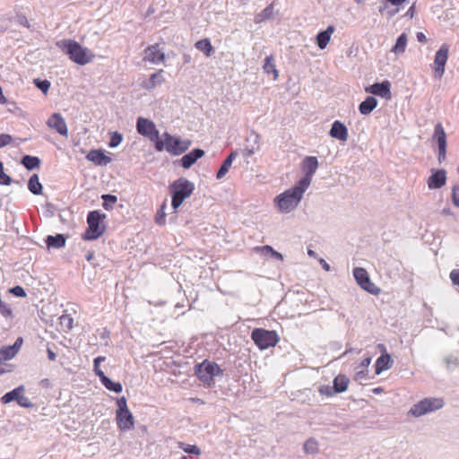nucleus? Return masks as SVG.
I'll list each match as a JSON object with an SVG mask.
<instances>
[{
	"label": "nucleus",
	"mask_w": 459,
	"mask_h": 459,
	"mask_svg": "<svg viewBox=\"0 0 459 459\" xmlns=\"http://www.w3.org/2000/svg\"><path fill=\"white\" fill-rule=\"evenodd\" d=\"M273 16V4H271L267 5L264 10L260 13H256L254 19L255 23H261L267 20L272 19Z\"/></svg>",
	"instance_id": "34"
},
{
	"label": "nucleus",
	"mask_w": 459,
	"mask_h": 459,
	"mask_svg": "<svg viewBox=\"0 0 459 459\" xmlns=\"http://www.w3.org/2000/svg\"><path fill=\"white\" fill-rule=\"evenodd\" d=\"M23 343V339L22 337H18L14 343L13 345H9L7 346L8 347V350L11 351V355L15 357V355L18 353V351H20L22 345Z\"/></svg>",
	"instance_id": "45"
},
{
	"label": "nucleus",
	"mask_w": 459,
	"mask_h": 459,
	"mask_svg": "<svg viewBox=\"0 0 459 459\" xmlns=\"http://www.w3.org/2000/svg\"><path fill=\"white\" fill-rule=\"evenodd\" d=\"M329 135L339 141L345 142L349 136L348 128L342 122L335 120L332 124Z\"/></svg>",
	"instance_id": "22"
},
{
	"label": "nucleus",
	"mask_w": 459,
	"mask_h": 459,
	"mask_svg": "<svg viewBox=\"0 0 459 459\" xmlns=\"http://www.w3.org/2000/svg\"><path fill=\"white\" fill-rule=\"evenodd\" d=\"M366 92L371 93L381 98H391V83L388 80L381 82H375L365 88Z\"/></svg>",
	"instance_id": "15"
},
{
	"label": "nucleus",
	"mask_w": 459,
	"mask_h": 459,
	"mask_svg": "<svg viewBox=\"0 0 459 459\" xmlns=\"http://www.w3.org/2000/svg\"><path fill=\"white\" fill-rule=\"evenodd\" d=\"M394 360L390 354L387 352L382 353L376 361L375 373L377 375L381 374L383 371L392 368Z\"/></svg>",
	"instance_id": "23"
},
{
	"label": "nucleus",
	"mask_w": 459,
	"mask_h": 459,
	"mask_svg": "<svg viewBox=\"0 0 459 459\" xmlns=\"http://www.w3.org/2000/svg\"><path fill=\"white\" fill-rule=\"evenodd\" d=\"M117 411H124L129 410L127 406V401L125 396H121L117 399Z\"/></svg>",
	"instance_id": "52"
},
{
	"label": "nucleus",
	"mask_w": 459,
	"mask_h": 459,
	"mask_svg": "<svg viewBox=\"0 0 459 459\" xmlns=\"http://www.w3.org/2000/svg\"><path fill=\"white\" fill-rule=\"evenodd\" d=\"M445 403L442 398L436 397H429L424 398L417 403L413 404L410 411L409 414L414 417H420L427 413L435 411L443 408Z\"/></svg>",
	"instance_id": "8"
},
{
	"label": "nucleus",
	"mask_w": 459,
	"mask_h": 459,
	"mask_svg": "<svg viewBox=\"0 0 459 459\" xmlns=\"http://www.w3.org/2000/svg\"><path fill=\"white\" fill-rule=\"evenodd\" d=\"M11 351L8 350L7 346H3L0 349V365L4 363V361L10 360L13 356L11 355Z\"/></svg>",
	"instance_id": "49"
},
{
	"label": "nucleus",
	"mask_w": 459,
	"mask_h": 459,
	"mask_svg": "<svg viewBox=\"0 0 459 459\" xmlns=\"http://www.w3.org/2000/svg\"><path fill=\"white\" fill-rule=\"evenodd\" d=\"M13 141V137L8 134H0V148H3L10 144Z\"/></svg>",
	"instance_id": "54"
},
{
	"label": "nucleus",
	"mask_w": 459,
	"mask_h": 459,
	"mask_svg": "<svg viewBox=\"0 0 459 459\" xmlns=\"http://www.w3.org/2000/svg\"><path fill=\"white\" fill-rule=\"evenodd\" d=\"M307 189V187L297 182L292 187L278 195L274 198V203L279 211L282 213L293 211L302 200Z\"/></svg>",
	"instance_id": "2"
},
{
	"label": "nucleus",
	"mask_w": 459,
	"mask_h": 459,
	"mask_svg": "<svg viewBox=\"0 0 459 459\" xmlns=\"http://www.w3.org/2000/svg\"><path fill=\"white\" fill-rule=\"evenodd\" d=\"M195 184L185 178H179L169 185L171 206L176 212L186 199L191 196Z\"/></svg>",
	"instance_id": "3"
},
{
	"label": "nucleus",
	"mask_w": 459,
	"mask_h": 459,
	"mask_svg": "<svg viewBox=\"0 0 459 459\" xmlns=\"http://www.w3.org/2000/svg\"><path fill=\"white\" fill-rule=\"evenodd\" d=\"M15 21L17 23H19L22 26H24L28 29L30 28V24L27 19V17L22 13H18L15 17Z\"/></svg>",
	"instance_id": "53"
},
{
	"label": "nucleus",
	"mask_w": 459,
	"mask_h": 459,
	"mask_svg": "<svg viewBox=\"0 0 459 459\" xmlns=\"http://www.w3.org/2000/svg\"><path fill=\"white\" fill-rule=\"evenodd\" d=\"M352 273L357 284L362 290L372 295H378L380 293V288L372 282L366 269L363 267H355Z\"/></svg>",
	"instance_id": "11"
},
{
	"label": "nucleus",
	"mask_w": 459,
	"mask_h": 459,
	"mask_svg": "<svg viewBox=\"0 0 459 459\" xmlns=\"http://www.w3.org/2000/svg\"><path fill=\"white\" fill-rule=\"evenodd\" d=\"M13 182L12 178L4 171V164L0 160V185L9 186Z\"/></svg>",
	"instance_id": "43"
},
{
	"label": "nucleus",
	"mask_w": 459,
	"mask_h": 459,
	"mask_svg": "<svg viewBox=\"0 0 459 459\" xmlns=\"http://www.w3.org/2000/svg\"><path fill=\"white\" fill-rule=\"evenodd\" d=\"M106 218L107 215L100 210L89 212L87 214L88 227L82 235V239L91 241L100 238L107 229V225L104 223Z\"/></svg>",
	"instance_id": "4"
},
{
	"label": "nucleus",
	"mask_w": 459,
	"mask_h": 459,
	"mask_svg": "<svg viewBox=\"0 0 459 459\" xmlns=\"http://www.w3.org/2000/svg\"><path fill=\"white\" fill-rule=\"evenodd\" d=\"M444 363L447 370L453 371L459 366V359L458 357L451 354L444 358Z\"/></svg>",
	"instance_id": "39"
},
{
	"label": "nucleus",
	"mask_w": 459,
	"mask_h": 459,
	"mask_svg": "<svg viewBox=\"0 0 459 459\" xmlns=\"http://www.w3.org/2000/svg\"><path fill=\"white\" fill-rule=\"evenodd\" d=\"M35 86L40 90L44 94H46L50 88V82L48 80H41L39 78L34 79Z\"/></svg>",
	"instance_id": "42"
},
{
	"label": "nucleus",
	"mask_w": 459,
	"mask_h": 459,
	"mask_svg": "<svg viewBox=\"0 0 459 459\" xmlns=\"http://www.w3.org/2000/svg\"><path fill=\"white\" fill-rule=\"evenodd\" d=\"M407 35L406 33H402L398 36L396 39L395 44L392 48V52L395 55H401L405 51L406 46H407Z\"/></svg>",
	"instance_id": "33"
},
{
	"label": "nucleus",
	"mask_w": 459,
	"mask_h": 459,
	"mask_svg": "<svg viewBox=\"0 0 459 459\" xmlns=\"http://www.w3.org/2000/svg\"><path fill=\"white\" fill-rule=\"evenodd\" d=\"M204 155V151L200 148H195L189 152L186 153L181 159H180V164L181 166L188 169H190L200 158H202Z\"/></svg>",
	"instance_id": "21"
},
{
	"label": "nucleus",
	"mask_w": 459,
	"mask_h": 459,
	"mask_svg": "<svg viewBox=\"0 0 459 459\" xmlns=\"http://www.w3.org/2000/svg\"><path fill=\"white\" fill-rule=\"evenodd\" d=\"M195 375L207 387L215 385L214 377L223 375V370L214 361L204 359L194 367Z\"/></svg>",
	"instance_id": "6"
},
{
	"label": "nucleus",
	"mask_w": 459,
	"mask_h": 459,
	"mask_svg": "<svg viewBox=\"0 0 459 459\" xmlns=\"http://www.w3.org/2000/svg\"><path fill=\"white\" fill-rule=\"evenodd\" d=\"M263 69L264 72L267 74H273L274 79H276L279 76L278 71L274 64L273 56L272 55L265 57Z\"/></svg>",
	"instance_id": "36"
},
{
	"label": "nucleus",
	"mask_w": 459,
	"mask_h": 459,
	"mask_svg": "<svg viewBox=\"0 0 459 459\" xmlns=\"http://www.w3.org/2000/svg\"><path fill=\"white\" fill-rule=\"evenodd\" d=\"M143 60L152 64H160L165 60V53L161 51L159 44L149 46L144 50Z\"/></svg>",
	"instance_id": "18"
},
{
	"label": "nucleus",
	"mask_w": 459,
	"mask_h": 459,
	"mask_svg": "<svg viewBox=\"0 0 459 459\" xmlns=\"http://www.w3.org/2000/svg\"><path fill=\"white\" fill-rule=\"evenodd\" d=\"M165 207H166V204L164 203L161 205L160 210L157 212L156 217H155V222L160 226L164 225L166 222V214L164 212Z\"/></svg>",
	"instance_id": "48"
},
{
	"label": "nucleus",
	"mask_w": 459,
	"mask_h": 459,
	"mask_svg": "<svg viewBox=\"0 0 459 459\" xmlns=\"http://www.w3.org/2000/svg\"><path fill=\"white\" fill-rule=\"evenodd\" d=\"M377 100L374 96H368L359 105V111L361 115H369L377 106Z\"/></svg>",
	"instance_id": "27"
},
{
	"label": "nucleus",
	"mask_w": 459,
	"mask_h": 459,
	"mask_svg": "<svg viewBox=\"0 0 459 459\" xmlns=\"http://www.w3.org/2000/svg\"><path fill=\"white\" fill-rule=\"evenodd\" d=\"M238 152L233 151L230 153V155L224 160L232 165L233 160L236 159Z\"/></svg>",
	"instance_id": "62"
},
{
	"label": "nucleus",
	"mask_w": 459,
	"mask_h": 459,
	"mask_svg": "<svg viewBox=\"0 0 459 459\" xmlns=\"http://www.w3.org/2000/svg\"><path fill=\"white\" fill-rule=\"evenodd\" d=\"M195 47L196 49L203 52L207 57L211 56L214 52V48L212 46L209 39L197 40L195 44Z\"/></svg>",
	"instance_id": "32"
},
{
	"label": "nucleus",
	"mask_w": 459,
	"mask_h": 459,
	"mask_svg": "<svg viewBox=\"0 0 459 459\" xmlns=\"http://www.w3.org/2000/svg\"><path fill=\"white\" fill-rule=\"evenodd\" d=\"M109 134H110V139L108 142V146L110 148L117 147L123 141V134L117 131L110 132Z\"/></svg>",
	"instance_id": "40"
},
{
	"label": "nucleus",
	"mask_w": 459,
	"mask_h": 459,
	"mask_svg": "<svg viewBox=\"0 0 459 459\" xmlns=\"http://www.w3.org/2000/svg\"><path fill=\"white\" fill-rule=\"evenodd\" d=\"M306 454H315L317 452V442L314 438L307 439L303 446Z\"/></svg>",
	"instance_id": "41"
},
{
	"label": "nucleus",
	"mask_w": 459,
	"mask_h": 459,
	"mask_svg": "<svg viewBox=\"0 0 459 459\" xmlns=\"http://www.w3.org/2000/svg\"><path fill=\"white\" fill-rule=\"evenodd\" d=\"M432 141L436 143L437 147V160L442 163L446 158L447 142L446 134L441 123L435 125Z\"/></svg>",
	"instance_id": "12"
},
{
	"label": "nucleus",
	"mask_w": 459,
	"mask_h": 459,
	"mask_svg": "<svg viewBox=\"0 0 459 459\" xmlns=\"http://www.w3.org/2000/svg\"><path fill=\"white\" fill-rule=\"evenodd\" d=\"M370 363H371V357H370V356H368V357L365 358V359L361 361V363L359 364V367H357V368H356V369H358V368H363V369H367Z\"/></svg>",
	"instance_id": "59"
},
{
	"label": "nucleus",
	"mask_w": 459,
	"mask_h": 459,
	"mask_svg": "<svg viewBox=\"0 0 459 459\" xmlns=\"http://www.w3.org/2000/svg\"><path fill=\"white\" fill-rule=\"evenodd\" d=\"M136 131L139 134L148 137L154 145L160 141V132L152 120L139 117L136 120Z\"/></svg>",
	"instance_id": "10"
},
{
	"label": "nucleus",
	"mask_w": 459,
	"mask_h": 459,
	"mask_svg": "<svg viewBox=\"0 0 459 459\" xmlns=\"http://www.w3.org/2000/svg\"><path fill=\"white\" fill-rule=\"evenodd\" d=\"M28 189L30 193H32L35 195H39L42 194L43 191V186L39 182V178L38 174H33L29 181H28Z\"/></svg>",
	"instance_id": "31"
},
{
	"label": "nucleus",
	"mask_w": 459,
	"mask_h": 459,
	"mask_svg": "<svg viewBox=\"0 0 459 459\" xmlns=\"http://www.w3.org/2000/svg\"><path fill=\"white\" fill-rule=\"evenodd\" d=\"M368 369H359V368L357 369L356 373H355V377H354V380L355 381H360L362 379H366L367 378V376H368Z\"/></svg>",
	"instance_id": "56"
},
{
	"label": "nucleus",
	"mask_w": 459,
	"mask_h": 459,
	"mask_svg": "<svg viewBox=\"0 0 459 459\" xmlns=\"http://www.w3.org/2000/svg\"><path fill=\"white\" fill-rule=\"evenodd\" d=\"M163 81V70H160L151 74L148 82L144 84V87L148 90H152L155 88L158 84H160Z\"/></svg>",
	"instance_id": "35"
},
{
	"label": "nucleus",
	"mask_w": 459,
	"mask_h": 459,
	"mask_svg": "<svg viewBox=\"0 0 459 459\" xmlns=\"http://www.w3.org/2000/svg\"><path fill=\"white\" fill-rule=\"evenodd\" d=\"M449 53V46L446 43L442 44L441 47L435 54L434 58V73L435 77L441 78L445 73V66L447 62Z\"/></svg>",
	"instance_id": "14"
},
{
	"label": "nucleus",
	"mask_w": 459,
	"mask_h": 459,
	"mask_svg": "<svg viewBox=\"0 0 459 459\" xmlns=\"http://www.w3.org/2000/svg\"><path fill=\"white\" fill-rule=\"evenodd\" d=\"M94 257H95L94 251H88L86 255H85L86 260L88 262L91 263L94 267H96L97 265L92 263V260L94 259Z\"/></svg>",
	"instance_id": "60"
},
{
	"label": "nucleus",
	"mask_w": 459,
	"mask_h": 459,
	"mask_svg": "<svg viewBox=\"0 0 459 459\" xmlns=\"http://www.w3.org/2000/svg\"><path fill=\"white\" fill-rule=\"evenodd\" d=\"M230 167H231L230 163H229L226 160H223V162L221 163V167L219 168V169L216 173V178L221 179L222 178H224V176L228 173Z\"/></svg>",
	"instance_id": "44"
},
{
	"label": "nucleus",
	"mask_w": 459,
	"mask_h": 459,
	"mask_svg": "<svg viewBox=\"0 0 459 459\" xmlns=\"http://www.w3.org/2000/svg\"><path fill=\"white\" fill-rule=\"evenodd\" d=\"M86 159L89 161L93 162L97 166H106L107 164L112 161V159L105 154V152L101 149H93L91 150L87 155Z\"/></svg>",
	"instance_id": "20"
},
{
	"label": "nucleus",
	"mask_w": 459,
	"mask_h": 459,
	"mask_svg": "<svg viewBox=\"0 0 459 459\" xmlns=\"http://www.w3.org/2000/svg\"><path fill=\"white\" fill-rule=\"evenodd\" d=\"M416 38L417 40L420 43H425L427 41V37L423 32H417Z\"/></svg>",
	"instance_id": "63"
},
{
	"label": "nucleus",
	"mask_w": 459,
	"mask_h": 459,
	"mask_svg": "<svg viewBox=\"0 0 459 459\" xmlns=\"http://www.w3.org/2000/svg\"><path fill=\"white\" fill-rule=\"evenodd\" d=\"M116 421L121 431H127L134 427V418L130 410L116 411Z\"/></svg>",
	"instance_id": "16"
},
{
	"label": "nucleus",
	"mask_w": 459,
	"mask_h": 459,
	"mask_svg": "<svg viewBox=\"0 0 459 459\" xmlns=\"http://www.w3.org/2000/svg\"><path fill=\"white\" fill-rule=\"evenodd\" d=\"M349 383L350 379L345 375L340 374L336 376L333 381V392H336L337 394L345 392L348 388Z\"/></svg>",
	"instance_id": "29"
},
{
	"label": "nucleus",
	"mask_w": 459,
	"mask_h": 459,
	"mask_svg": "<svg viewBox=\"0 0 459 459\" xmlns=\"http://www.w3.org/2000/svg\"><path fill=\"white\" fill-rule=\"evenodd\" d=\"M9 292L18 298H25L27 296L25 290L20 285L10 288Z\"/></svg>",
	"instance_id": "50"
},
{
	"label": "nucleus",
	"mask_w": 459,
	"mask_h": 459,
	"mask_svg": "<svg viewBox=\"0 0 459 459\" xmlns=\"http://www.w3.org/2000/svg\"><path fill=\"white\" fill-rule=\"evenodd\" d=\"M45 243L48 247V248H62L65 246L66 243V237L64 234L58 233L55 236L48 235L45 238Z\"/></svg>",
	"instance_id": "25"
},
{
	"label": "nucleus",
	"mask_w": 459,
	"mask_h": 459,
	"mask_svg": "<svg viewBox=\"0 0 459 459\" xmlns=\"http://www.w3.org/2000/svg\"><path fill=\"white\" fill-rule=\"evenodd\" d=\"M414 12H415V4H413L409 9L408 11L406 12L405 13V16L409 17V18H413L414 16Z\"/></svg>",
	"instance_id": "64"
},
{
	"label": "nucleus",
	"mask_w": 459,
	"mask_h": 459,
	"mask_svg": "<svg viewBox=\"0 0 459 459\" xmlns=\"http://www.w3.org/2000/svg\"><path fill=\"white\" fill-rule=\"evenodd\" d=\"M24 393L25 387L24 385H21L16 388L5 393L0 399L1 403L3 404H8L11 402H16L22 408L30 409L34 407V403L24 395Z\"/></svg>",
	"instance_id": "9"
},
{
	"label": "nucleus",
	"mask_w": 459,
	"mask_h": 459,
	"mask_svg": "<svg viewBox=\"0 0 459 459\" xmlns=\"http://www.w3.org/2000/svg\"><path fill=\"white\" fill-rule=\"evenodd\" d=\"M60 320H61V324L62 325H65V326L68 329L72 328V325H73V318L72 317H70L69 316H62L60 317Z\"/></svg>",
	"instance_id": "58"
},
{
	"label": "nucleus",
	"mask_w": 459,
	"mask_h": 459,
	"mask_svg": "<svg viewBox=\"0 0 459 459\" xmlns=\"http://www.w3.org/2000/svg\"><path fill=\"white\" fill-rule=\"evenodd\" d=\"M251 339L261 351L274 347L280 341L276 331L264 328H255L251 333Z\"/></svg>",
	"instance_id": "7"
},
{
	"label": "nucleus",
	"mask_w": 459,
	"mask_h": 459,
	"mask_svg": "<svg viewBox=\"0 0 459 459\" xmlns=\"http://www.w3.org/2000/svg\"><path fill=\"white\" fill-rule=\"evenodd\" d=\"M21 164L28 170H33L40 168L41 160L37 156L26 154L22 157Z\"/></svg>",
	"instance_id": "28"
},
{
	"label": "nucleus",
	"mask_w": 459,
	"mask_h": 459,
	"mask_svg": "<svg viewBox=\"0 0 459 459\" xmlns=\"http://www.w3.org/2000/svg\"><path fill=\"white\" fill-rule=\"evenodd\" d=\"M334 31V27L329 25L325 30H321L316 35V44L320 49H325L331 39Z\"/></svg>",
	"instance_id": "26"
},
{
	"label": "nucleus",
	"mask_w": 459,
	"mask_h": 459,
	"mask_svg": "<svg viewBox=\"0 0 459 459\" xmlns=\"http://www.w3.org/2000/svg\"><path fill=\"white\" fill-rule=\"evenodd\" d=\"M101 199H102V207L107 211L112 210L115 204L117 202V195H111V194L102 195Z\"/></svg>",
	"instance_id": "37"
},
{
	"label": "nucleus",
	"mask_w": 459,
	"mask_h": 459,
	"mask_svg": "<svg viewBox=\"0 0 459 459\" xmlns=\"http://www.w3.org/2000/svg\"><path fill=\"white\" fill-rule=\"evenodd\" d=\"M446 171L444 169H431V175L428 179V187L431 190L439 189L446 185Z\"/></svg>",
	"instance_id": "17"
},
{
	"label": "nucleus",
	"mask_w": 459,
	"mask_h": 459,
	"mask_svg": "<svg viewBox=\"0 0 459 459\" xmlns=\"http://www.w3.org/2000/svg\"><path fill=\"white\" fill-rule=\"evenodd\" d=\"M23 343V339L22 337H18L14 343L13 345H9L7 346L8 347V350L11 351V355L15 357V355L18 353V351H20L22 345Z\"/></svg>",
	"instance_id": "46"
},
{
	"label": "nucleus",
	"mask_w": 459,
	"mask_h": 459,
	"mask_svg": "<svg viewBox=\"0 0 459 459\" xmlns=\"http://www.w3.org/2000/svg\"><path fill=\"white\" fill-rule=\"evenodd\" d=\"M23 343V339L22 337H18L14 343L13 345H9L7 346L8 347V350L11 351V355L15 357V355L18 353V351H20L22 345Z\"/></svg>",
	"instance_id": "47"
},
{
	"label": "nucleus",
	"mask_w": 459,
	"mask_h": 459,
	"mask_svg": "<svg viewBox=\"0 0 459 459\" xmlns=\"http://www.w3.org/2000/svg\"><path fill=\"white\" fill-rule=\"evenodd\" d=\"M319 393L323 395L331 397L337 394L336 392H333V385L331 386L329 385H323L319 387Z\"/></svg>",
	"instance_id": "51"
},
{
	"label": "nucleus",
	"mask_w": 459,
	"mask_h": 459,
	"mask_svg": "<svg viewBox=\"0 0 459 459\" xmlns=\"http://www.w3.org/2000/svg\"><path fill=\"white\" fill-rule=\"evenodd\" d=\"M105 359H106V358L103 356H99L93 359V370H94L96 376H98V373H100V371H102L100 369V362L104 361Z\"/></svg>",
	"instance_id": "55"
},
{
	"label": "nucleus",
	"mask_w": 459,
	"mask_h": 459,
	"mask_svg": "<svg viewBox=\"0 0 459 459\" xmlns=\"http://www.w3.org/2000/svg\"><path fill=\"white\" fill-rule=\"evenodd\" d=\"M238 152L233 151L230 153V155L224 160L232 165L233 160L236 159Z\"/></svg>",
	"instance_id": "61"
},
{
	"label": "nucleus",
	"mask_w": 459,
	"mask_h": 459,
	"mask_svg": "<svg viewBox=\"0 0 459 459\" xmlns=\"http://www.w3.org/2000/svg\"><path fill=\"white\" fill-rule=\"evenodd\" d=\"M255 250L256 253H260L264 256H271L273 259L280 261L283 260L282 254L274 250L272 246L265 245L263 247H256Z\"/></svg>",
	"instance_id": "30"
},
{
	"label": "nucleus",
	"mask_w": 459,
	"mask_h": 459,
	"mask_svg": "<svg viewBox=\"0 0 459 459\" xmlns=\"http://www.w3.org/2000/svg\"><path fill=\"white\" fill-rule=\"evenodd\" d=\"M178 447L189 455H200L201 449L195 445H188L184 442L178 443Z\"/></svg>",
	"instance_id": "38"
},
{
	"label": "nucleus",
	"mask_w": 459,
	"mask_h": 459,
	"mask_svg": "<svg viewBox=\"0 0 459 459\" xmlns=\"http://www.w3.org/2000/svg\"><path fill=\"white\" fill-rule=\"evenodd\" d=\"M98 377L101 382V384L109 391L114 392L116 394H119L123 390L122 384L120 382H115L108 377L105 375L103 371H100L98 373Z\"/></svg>",
	"instance_id": "24"
},
{
	"label": "nucleus",
	"mask_w": 459,
	"mask_h": 459,
	"mask_svg": "<svg viewBox=\"0 0 459 459\" xmlns=\"http://www.w3.org/2000/svg\"><path fill=\"white\" fill-rule=\"evenodd\" d=\"M449 277L454 285L459 286V269L452 270Z\"/></svg>",
	"instance_id": "57"
},
{
	"label": "nucleus",
	"mask_w": 459,
	"mask_h": 459,
	"mask_svg": "<svg viewBox=\"0 0 459 459\" xmlns=\"http://www.w3.org/2000/svg\"><path fill=\"white\" fill-rule=\"evenodd\" d=\"M47 125L55 129L59 134L63 136L68 135V129L65 120L59 113H54L48 119Z\"/></svg>",
	"instance_id": "19"
},
{
	"label": "nucleus",
	"mask_w": 459,
	"mask_h": 459,
	"mask_svg": "<svg viewBox=\"0 0 459 459\" xmlns=\"http://www.w3.org/2000/svg\"><path fill=\"white\" fill-rule=\"evenodd\" d=\"M318 168V160L315 156H307L302 160L301 169L304 176L298 181L299 185L308 188L311 184L312 178Z\"/></svg>",
	"instance_id": "13"
},
{
	"label": "nucleus",
	"mask_w": 459,
	"mask_h": 459,
	"mask_svg": "<svg viewBox=\"0 0 459 459\" xmlns=\"http://www.w3.org/2000/svg\"><path fill=\"white\" fill-rule=\"evenodd\" d=\"M191 143L190 140L182 141L179 136L172 135L165 132L160 141L155 144V150L157 152L166 150L169 153L178 156L187 151Z\"/></svg>",
	"instance_id": "5"
},
{
	"label": "nucleus",
	"mask_w": 459,
	"mask_h": 459,
	"mask_svg": "<svg viewBox=\"0 0 459 459\" xmlns=\"http://www.w3.org/2000/svg\"><path fill=\"white\" fill-rule=\"evenodd\" d=\"M56 46L69 56V58L79 65L91 63L94 55L79 42L74 39H62L56 42Z\"/></svg>",
	"instance_id": "1"
}]
</instances>
